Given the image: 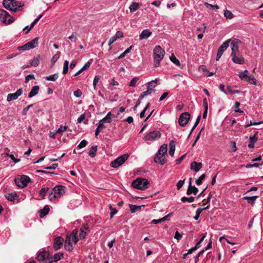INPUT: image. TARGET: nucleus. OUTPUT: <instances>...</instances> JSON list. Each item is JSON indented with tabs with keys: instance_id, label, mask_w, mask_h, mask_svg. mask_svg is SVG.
I'll return each mask as SVG.
<instances>
[{
	"instance_id": "nucleus-13",
	"label": "nucleus",
	"mask_w": 263,
	"mask_h": 263,
	"mask_svg": "<svg viewBox=\"0 0 263 263\" xmlns=\"http://www.w3.org/2000/svg\"><path fill=\"white\" fill-rule=\"evenodd\" d=\"M23 93V90L22 88H20L16 90V91L13 93H9L7 95V101L8 102L11 101L12 100H16Z\"/></svg>"
},
{
	"instance_id": "nucleus-11",
	"label": "nucleus",
	"mask_w": 263,
	"mask_h": 263,
	"mask_svg": "<svg viewBox=\"0 0 263 263\" xmlns=\"http://www.w3.org/2000/svg\"><path fill=\"white\" fill-rule=\"evenodd\" d=\"M161 137V133H148L144 136V140L147 142L158 140Z\"/></svg>"
},
{
	"instance_id": "nucleus-5",
	"label": "nucleus",
	"mask_w": 263,
	"mask_h": 263,
	"mask_svg": "<svg viewBox=\"0 0 263 263\" xmlns=\"http://www.w3.org/2000/svg\"><path fill=\"white\" fill-rule=\"evenodd\" d=\"M128 157L129 155L128 154L120 156L114 161H112L110 162V165L112 167L117 168L123 164L124 162L127 160Z\"/></svg>"
},
{
	"instance_id": "nucleus-53",
	"label": "nucleus",
	"mask_w": 263,
	"mask_h": 263,
	"mask_svg": "<svg viewBox=\"0 0 263 263\" xmlns=\"http://www.w3.org/2000/svg\"><path fill=\"white\" fill-rule=\"evenodd\" d=\"M185 181V179L182 180H180L177 183V189L179 190L183 185Z\"/></svg>"
},
{
	"instance_id": "nucleus-21",
	"label": "nucleus",
	"mask_w": 263,
	"mask_h": 263,
	"mask_svg": "<svg viewBox=\"0 0 263 263\" xmlns=\"http://www.w3.org/2000/svg\"><path fill=\"white\" fill-rule=\"evenodd\" d=\"M39 86L36 85L32 87L30 92L29 93L28 97L29 98H31L35 96L36 95H37L39 92Z\"/></svg>"
},
{
	"instance_id": "nucleus-38",
	"label": "nucleus",
	"mask_w": 263,
	"mask_h": 263,
	"mask_svg": "<svg viewBox=\"0 0 263 263\" xmlns=\"http://www.w3.org/2000/svg\"><path fill=\"white\" fill-rule=\"evenodd\" d=\"M68 65H69V62L67 60H65L64 62L63 69V72H62L63 74L64 75L67 74L68 72Z\"/></svg>"
},
{
	"instance_id": "nucleus-50",
	"label": "nucleus",
	"mask_w": 263,
	"mask_h": 263,
	"mask_svg": "<svg viewBox=\"0 0 263 263\" xmlns=\"http://www.w3.org/2000/svg\"><path fill=\"white\" fill-rule=\"evenodd\" d=\"M104 124H105V123L102 122H101V120L100 121V122H99V124H98V127L97 128V129H96L95 132H99V130H102V129H104V127H105Z\"/></svg>"
},
{
	"instance_id": "nucleus-42",
	"label": "nucleus",
	"mask_w": 263,
	"mask_h": 263,
	"mask_svg": "<svg viewBox=\"0 0 263 263\" xmlns=\"http://www.w3.org/2000/svg\"><path fill=\"white\" fill-rule=\"evenodd\" d=\"M60 54H61L60 52H58L57 53H55L53 56L51 60V63L52 64H54L57 61V60L59 59V58L60 57Z\"/></svg>"
},
{
	"instance_id": "nucleus-16",
	"label": "nucleus",
	"mask_w": 263,
	"mask_h": 263,
	"mask_svg": "<svg viewBox=\"0 0 263 263\" xmlns=\"http://www.w3.org/2000/svg\"><path fill=\"white\" fill-rule=\"evenodd\" d=\"M64 239L60 236L56 237L54 239L53 248L55 251L59 250L62 246Z\"/></svg>"
},
{
	"instance_id": "nucleus-46",
	"label": "nucleus",
	"mask_w": 263,
	"mask_h": 263,
	"mask_svg": "<svg viewBox=\"0 0 263 263\" xmlns=\"http://www.w3.org/2000/svg\"><path fill=\"white\" fill-rule=\"evenodd\" d=\"M170 60L177 66H180V63L179 61L175 57V56L174 55V54H172L170 57Z\"/></svg>"
},
{
	"instance_id": "nucleus-31",
	"label": "nucleus",
	"mask_w": 263,
	"mask_h": 263,
	"mask_svg": "<svg viewBox=\"0 0 263 263\" xmlns=\"http://www.w3.org/2000/svg\"><path fill=\"white\" fill-rule=\"evenodd\" d=\"M245 81L248 82V83L256 85L257 81L255 77L253 75H249L247 77L246 79H245Z\"/></svg>"
},
{
	"instance_id": "nucleus-12",
	"label": "nucleus",
	"mask_w": 263,
	"mask_h": 263,
	"mask_svg": "<svg viewBox=\"0 0 263 263\" xmlns=\"http://www.w3.org/2000/svg\"><path fill=\"white\" fill-rule=\"evenodd\" d=\"M191 115L189 112L182 113L179 118L178 122L180 125L183 126L185 125L190 119Z\"/></svg>"
},
{
	"instance_id": "nucleus-39",
	"label": "nucleus",
	"mask_w": 263,
	"mask_h": 263,
	"mask_svg": "<svg viewBox=\"0 0 263 263\" xmlns=\"http://www.w3.org/2000/svg\"><path fill=\"white\" fill-rule=\"evenodd\" d=\"M227 90H228V94L229 93H230V94H235V93H238V94H239V93H241V91L239 90H236V89H232L231 88V87L230 86H227Z\"/></svg>"
},
{
	"instance_id": "nucleus-45",
	"label": "nucleus",
	"mask_w": 263,
	"mask_h": 263,
	"mask_svg": "<svg viewBox=\"0 0 263 263\" xmlns=\"http://www.w3.org/2000/svg\"><path fill=\"white\" fill-rule=\"evenodd\" d=\"M224 15L226 17L231 19L233 17V13L229 10H226L224 11Z\"/></svg>"
},
{
	"instance_id": "nucleus-8",
	"label": "nucleus",
	"mask_w": 263,
	"mask_h": 263,
	"mask_svg": "<svg viewBox=\"0 0 263 263\" xmlns=\"http://www.w3.org/2000/svg\"><path fill=\"white\" fill-rule=\"evenodd\" d=\"M51 256L50 253L46 251H42L37 254L36 259L39 262L48 261L49 259H51Z\"/></svg>"
},
{
	"instance_id": "nucleus-7",
	"label": "nucleus",
	"mask_w": 263,
	"mask_h": 263,
	"mask_svg": "<svg viewBox=\"0 0 263 263\" xmlns=\"http://www.w3.org/2000/svg\"><path fill=\"white\" fill-rule=\"evenodd\" d=\"M30 181V178L25 175L21 176L19 178L15 179V183L16 185L20 187L23 188L27 186L28 183Z\"/></svg>"
},
{
	"instance_id": "nucleus-60",
	"label": "nucleus",
	"mask_w": 263,
	"mask_h": 263,
	"mask_svg": "<svg viewBox=\"0 0 263 263\" xmlns=\"http://www.w3.org/2000/svg\"><path fill=\"white\" fill-rule=\"evenodd\" d=\"M239 106H240V103L238 102H236L235 103V107L236 108L235 111L237 112H242V111L239 108Z\"/></svg>"
},
{
	"instance_id": "nucleus-43",
	"label": "nucleus",
	"mask_w": 263,
	"mask_h": 263,
	"mask_svg": "<svg viewBox=\"0 0 263 263\" xmlns=\"http://www.w3.org/2000/svg\"><path fill=\"white\" fill-rule=\"evenodd\" d=\"M139 80L138 77L134 78L129 82V86L130 87H135L136 86V83Z\"/></svg>"
},
{
	"instance_id": "nucleus-49",
	"label": "nucleus",
	"mask_w": 263,
	"mask_h": 263,
	"mask_svg": "<svg viewBox=\"0 0 263 263\" xmlns=\"http://www.w3.org/2000/svg\"><path fill=\"white\" fill-rule=\"evenodd\" d=\"M49 199L50 200H52L53 199H55L56 198H59V196L55 195L53 191H52L49 195L48 196Z\"/></svg>"
},
{
	"instance_id": "nucleus-28",
	"label": "nucleus",
	"mask_w": 263,
	"mask_h": 263,
	"mask_svg": "<svg viewBox=\"0 0 263 263\" xmlns=\"http://www.w3.org/2000/svg\"><path fill=\"white\" fill-rule=\"evenodd\" d=\"M144 206L143 205H136L133 204H129V206L130 208V212L132 213H135L137 211H140L141 209V207Z\"/></svg>"
},
{
	"instance_id": "nucleus-23",
	"label": "nucleus",
	"mask_w": 263,
	"mask_h": 263,
	"mask_svg": "<svg viewBox=\"0 0 263 263\" xmlns=\"http://www.w3.org/2000/svg\"><path fill=\"white\" fill-rule=\"evenodd\" d=\"M40 56L37 55L36 57H34L33 59L30 61V63L28 65V67H30L31 66H37L39 65L40 63Z\"/></svg>"
},
{
	"instance_id": "nucleus-33",
	"label": "nucleus",
	"mask_w": 263,
	"mask_h": 263,
	"mask_svg": "<svg viewBox=\"0 0 263 263\" xmlns=\"http://www.w3.org/2000/svg\"><path fill=\"white\" fill-rule=\"evenodd\" d=\"M140 7V5L137 3H133L129 6V9L130 11L133 12L138 9Z\"/></svg>"
},
{
	"instance_id": "nucleus-18",
	"label": "nucleus",
	"mask_w": 263,
	"mask_h": 263,
	"mask_svg": "<svg viewBox=\"0 0 263 263\" xmlns=\"http://www.w3.org/2000/svg\"><path fill=\"white\" fill-rule=\"evenodd\" d=\"M202 164L201 162L193 161L191 164V168L195 172H198L202 167Z\"/></svg>"
},
{
	"instance_id": "nucleus-48",
	"label": "nucleus",
	"mask_w": 263,
	"mask_h": 263,
	"mask_svg": "<svg viewBox=\"0 0 263 263\" xmlns=\"http://www.w3.org/2000/svg\"><path fill=\"white\" fill-rule=\"evenodd\" d=\"M100 79H101L100 76H95V77L93 79V88L95 89H96V85H97V83H98V82L99 81V80H100Z\"/></svg>"
},
{
	"instance_id": "nucleus-34",
	"label": "nucleus",
	"mask_w": 263,
	"mask_h": 263,
	"mask_svg": "<svg viewBox=\"0 0 263 263\" xmlns=\"http://www.w3.org/2000/svg\"><path fill=\"white\" fill-rule=\"evenodd\" d=\"M249 74V72L248 70H245L243 71H241L239 72L238 76L239 78L241 80H245L246 79L247 77H248Z\"/></svg>"
},
{
	"instance_id": "nucleus-35",
	"label": "nucleus",
	"mask_w": 263,
	"mask_h": 263,
	"mask_svg": "<svg viewBox=\"0 0 263 263\" xmlns=\"http://www.w3.org/2000/svg\"><path fill=\"white\" fill-rule=\"evenodd\" d=\"M59 76L58 73H55L52 75H50L47 77H46L45 78V80L47 81H55L58 78Z\"/></svg>"
},
{
	"instance_id": "nucleus-36",
	"label": "nucleus",
	"mask_w": 263,
	"mask_h": 263,
	"mask_svg": "<svg viewBox=\"0 0 263 263\" xmlns=\"http://www.w3.org/2000/svg\"><path fill=\"white\" fill-rule=\"evenodd\" d=\"M49 188L48 187H43L39 191V195L42 197V199H44L46 193L48 191Z\"/></svg>"
},
{
	"instance_id": "nucleus-24",
	"label": "nucleus",
	"mask_w": 263,
	"mask_h": 263,
	"mask_svg": "<svg viewBox=\"0 0 263 263\" xmlns=\"http://www.w3.org/2000/svg\"><path fill=\"white\" fill-rule=\"evenodd\" d=\"M49 207L48 205H46L44 208L40 211V217L43 218L47 215L49 212Z\"/></svg>"
},
{
	"instance_id": "nucleus-20",
	"label": "nucleus",
	"mask_w": 263,
	"mask_h": 263,
	"mask_svg": "<svg viewBox=\"0 0 263 263\" xmlns=\"http://www.w3.org/2000/svg\"><path fill=\"white\" fill-rule=\"evenodd\" d=\"M233 62L236 64H242L245 62V59L242 57H238L236 55L231 56Z\"/></svg>"
},
{
	"instance_id": "nucleus-56",
	"label": "nucleus",
	"mask_w": 263,
	"mask_h": 263,
	"mask_svg": "<svg viewBox=\"0 0 263 263\" xmlns=\"http://www.w3.org/2000/svg\"><path fill=\"white\" fill-rule=\"evenodd\" d=\"M204 5L208 8V7H210V8H211L212 9H219V6L218 5H213L209 4L208 3H205Z\"/></svg>"
},
{
	"instance_id": "nucleus-10",
	"label": "nucleus",
	"mask_w": 263,
	"mask_h": 263,
	"mask_svg": "<svg viewBox=\"0 0 263 263\" xmlns=\"http://www.w3.org/2000/svg\"><path fill=\"white\" fill-rule=\"evenodd\" d=\"M231 39H229L223 42L222 45L219 47L218 50V52L217 53L216 60L218 61L219 59L221 58V55L223 54V52L227 49V48L229 46V44Z\"/></svg>"
},
{
	"instance_id": "nucleus-25",
	"label": "nucleus",
	"mask_w": 263,
	"mask_h": 263,
	"mask_svg": "<svg viewBox=\"0 0 263 263\" xmlns=\"http://www.w3.org/2000/svg\"><path fill=\"white\" fill-rule=\"evenodd\" d=\"M38 41H39V38L35 37L34 39H33L32 40H31L30 42L27 43V46H29L30 49L34 48L37 45Z\"/></svg>"
},
{
	"instance_id": "nucleus-26",
	"label": "nucleus",
	"mask_w": 263,
	"mask_h": 263,
	"mask_svg": "<svg viewBox=\"0 0 263 263\" xmlns=\"http://www.w3.org/2000/svg\"><path fill=\"white\" fill-rule=\"evenodd\" d=\"M258 138L256 136V134H255L253 136L250 137V143L248 145V147L249 148H252L254 147V143L257 141Z\"/></svg>"
},
{
	"instance_id": "nucleus-59",
	"label": "nucleus",
	"mask_w": 263,
	"mask_h": 263,
	"mask_svg": "<svg viewBox=\"0 0 263 263\" xmlns=\"http://www.w3.org/2000/svg\"><path fill=\"white\" fill-rule=\"evenodd\" d=\"M157 79H155V80H153L149 82H148V87H156V83H157Z\"/></svg>"
},
{
	"instance_id": "nucleus-54",
	"label": "nucleus",
	"mask_w": 263,
	"mask_h": 263,
	"mask_svg": "<svg viewBox=\"0 0 263 263\" xmlns=\"http://www.w3.org/2000/svg\"><path fill=\"white\" fill-rule=\"evenodd\" d=\"M149 106H150V104L148 103L146 107H145V108L143 109V110H142L140 114V117L141 118H142L144 117V115H145V111L149 107Z\"/></svg>"
},
{
	"instance_id": "nucleus-19",
	"label": "nucleus",
	"mask_w": 263,
	"mask_h": 263,
	"mask_svg": "<svg viewBox=\"0 0 263 263\" xmlns=\"http://www.w3.org/2000/svg\"><path fill=\"white\" fill-rule=\"evenodd\" d=\"M152 32L149 31L148 29H145L143 30L141 33L139 35V38L141 40L147 39L152 35Z\"/></svg>"
},
{
	"instance_id": "nucleus-61",
	"label": "nucleus",
	"mask_w": 263,
	"mask_h": 263,
	"mask_svg": "<svg viewBox=\"0 0 263 263\" xmlns=\"http://www.w3.org/2000/svg\"><path fill=\"white\" fill-rule=\"evenodd\" d=\"M34 76L33 74H29L25 78V82L28 83L30 79H34Z\"/></svg>"
},
{
	"instance_id": "nucleus-29",
	"label": "nucleus",
	"mask_w": 263,
	"mask_h": 263,
	"mask_svg": "<svg viewBox=\"0 0 263 263\" xmlns=\"http://www.w3.org/2000/svg\"><path fill=\"white\" fill-rule=\"evenodd\" d=\"M16 196L17 194L15 192L6 193L5 194V197H6V198L9 201H13V200H14L15 197Z\"/></svg>"
},
{
	"instance_id": "nucleus-2",
	"label": "nucleus",
	"mask_w": 263,
	"mask_h": 263,
	"mask_svg": "<svg viewBox=\"0 0 263 263\" xmlns=\"http://www.w3.org/2000/svg\"><path fill=\"white\" fill-rule=\"evenodd\" d=\"M153 52L154 66L157 67L159 66L160 61L163 59L165 51L160 46H156L153 50Z\"/></svg>"
},
{
	"instance_id": "nucleus-3",
	"label": "nucleus",
	"mask_w": 263,
	"mask_h": 263,
	"mask_svg": "<svg viewBox=\"0 0 263 263\" xmlns=\"http://www.w3.org/2000/svg\"><path fill=\"white\" fill-rule=\"evenodd\" d=\"M149 185V182L148 180L142 178H137L132 183V185L134 188L140 190H145L148 189Z\"/></svg>"
},
{
	"instance_id": "nucleus-64",
	"label": "nucleus",
	"mask_w": 263,
	"mask_h": 263,
	"mask_svg": "<svg viewBox=\"0 0 263 263\" xmlns=\"http://www.w3.org/2000/svg\"><path fill=\"white\" fill-rule=\"evenodd\" d=\"M73 95L77 98L80 97L82 95V92L80 89H78L73 92Z\"/></svg>"
},
{
	"instance_id": "nucleus-15",
	"label": "nucleus",
	"mask_w": 263,
	"mask_h": 263,
	"mask_svg": "<svg viewBox=\"0 0 263 263\" xmlns=\"http://www.w3.org/2000/svg\"><path fill=\"white\" fill-rule=\"evenodd\" d=\"M198 192V189L195 186L192 185V178H190L189 185L186 191V194L190 195L192 194L196 195Z\"/></svg>"
},
{
	"instance_id": "nucleus-52",
	"label": "nucleus",
	"mask_w": 263,
	"mask_h": 263,
	"mask_svg": "<svg viewBox=\"0 0 263 263\" xmlns=\"http://www.w3.org/2000/svg\"><path fill=\"white\" fill-rule=\"evenodd\" d=\"M87 142L85 140H82L80 143L78 145L77 148H82L85 147L87 145Z\"/></svg>"
},
{
	"instance_id": "nucleus-55",
	"label": "nucleus",
	"mask_w": 263,
	"mask_h": 263,
	"mask_svg": "<svg viewBox=\"0 0 263 263\" xmlns=\"http://www.w3.org/2000/svg\"><path fill=\"white\" fill-rule=\"evenodd\" d=\"M261 165H263V163H255L253 164H248L246 165V167L247 168H251L252 167H258Z\"/></svg>"
},
{
	"instance_id": "nucleus-9",
	"label": "nucleus",
	"mask_w": 263,
	"mask_h": 263,
	"mask_svg": "<svg viewBox=\"0 0 263 263\" xmlns=\"http://www.w3.org/2000/svg\"><path fill=\"white\" fill-rule=\"evenodd\" d=\"M230 43L232 50L231 56L237 55L239 52V45L241 43V42L238 39H231Z\"/></svg>"
},
{
	"instance_id": "nucleus-63",
	"label": "nucleus",
	"mask_w": 263,
	"mask_h": 263,
	"mask_svg": "<svg viewBox=\"0 0 263 263\" xmlns=\"http://www.w3.org/2000/svg\"><path fill=\"white\" fill-rule=\"evenodd\" d=\"M182 235L178 232L176 231L175 232L174 238L178 240H180L182 238Z\"/></svg>"
},
{
	"instance_id": "nucleus-17",
	"label": "nucleus",
	"mask_w": 263,
	"mask_h": 263,
	"mask_svg": "<svg viewBox=\"0 0 263 263\" xmlns=\"http://www.w3.org/2000/svg\"><path fill=\"white\" fill-rule=\"evenodd\" d=\"M51 257L52 258L49 259L48 261H47L46 263H52L61 260L63 257V253L60 252L56 253Z\"/></svg>"
},
{
	"instance_id": "nucleus-44",
	"label": "nucleus",
	"mask_w": 263,
	"mask_h": 263,
	"mask_svg": "<svg viewBox=\"0 0 263 263\" xmlns=\"http://www.w3.org/2000/svg\"><path fill=\"white\" fill-rule=\"evenodd\" d=\"M92 62V59H90L87 63H86L82 67V68H81V69L84 71V70H86L87 69H88L90 65H91V63Z\"/></svg>"
},
{
	"instance_id": "nucleus-62",
	"label": "nucleus",
	"mask_w": 263,
	"mask_h": 263,
	"mask_svg": "<svg viewBox=\"0 0 263 263\" xmlns=\"http://www.w3.org/2000/svg\"><path fill=\"white\" fill-rule=\"evenodd\" d=\"M176 142L174 140H172L169 143V148L170 149H175Z\"/></svg>"
},
{
	"instance_id": "nucleus-57",
	"label": "nucleus",
	"mask_w": 263,
	"mask_h": 263,
	"mask_svg": "<svg viewBox=\"0 0 263 263\" xmlns=\"http://www.w3.org/2000/svg\"><path fill=\"white\" fill-rule=\"evenodd\" d=\"M64 247H65V249L68 251H71L73 248L72 247V243L64 244Z\"/></svg>"
},
{
	"instance_id": "nucleus-51",
	"label": "nucleus",
	"mask_w": 263,
	"mask_h": 263,
	"mask_svg": "<svg viewBox=\"0 0 263 263\" xmlns=\"http://www.w3.org/2000/svg\"><path fill=\"white\" fill-rule=\"evenodd\" d=\"M200 119H201V116H198V117L196 119V121L194 125V126H193V127L192 128V129H191V131L190 132H193V130L195 129V127L198 125V124H199V122H200Z\"/></svg>"
},
{
	"instance_id": "nucleus-40",
	"label": "nucleus",
	"mask_w": 263,
	"mask_h": 263,
	"mask_svg": "<svg viewBox=\"0 0 263 263\" xmlns=\"http://www.w3.org/2000/svg\"><path fill=\"white\" fill-rule=\"evenodd\" d=\"M194 197L192 196L190 197H183L181 198V200L182 202H188L189 203H191L193 202L194 201Z\"/></svg>"
},
{
	"instance_id": "nucleus-22",
	"label": "nucleus",
	"mask_w": 263,
	"mask_h": 263,
	"mask_svg": "<svg viewBox=\"0 0 263 263\" xmlns=\"http://www.w3.org/2000/svg\"><path fill=\"white\" fill-rule=\"evenodd\" d=\"M115 116L111 113V112H109L107 115L101 120V122L105 123H109L111 122L112 118H114Z\"/></svg>"
},
{
	"instance_id": "nucleus-14",
	"label": "nucleus",
	"mask_w": 263,
	"mask_h": 263,
	"mask_svg": "<svg viewBox=\"0 0 263 263\" xmlns=\"http://www.w3.org/2000/svg\"><path fill=\"white\" fill-rule=\"evenodd\" d=\"M66 187L64 186L59 185L54 187L52 189V191L55 195L59 196V198L61 195H63L65 192Z\"/></svg>"
},
{
	"instance_id": "nucleus-47",
	"label": "nucleus",
	"mask_w": 263,
	"mask_h": 263,
	"mask_svg": "<svg viewBox=\"0 0 263 263\" xmlns=\"http://www.w3.org/2000/svg\"><path fill=\"white\" fill-rule=\"evenodd\" d=\"M205 174L201 175L199 177V178L196 180V183L198 185H201V183H202V180L205 178Z\"/></svg>"
},
{
	"instance_id": "nucleus-1",
	"label": "nucleus",
	"mask_w": 263,
	"mask_h": 263,
	"mask_svg": "<svg viewBox=\"0 0 263 263\" xmlns=\"http://www.w3.org/2000/svg\"><path fill=\"white\" fill-rule=\"evenodd\" d=\"M167 145L166 144L162 145L159 148L156 156L154 158L156 163L163 165L166 162L164 156L167 155Z\"/></svg>"
},
{
	"instance_id": "nucleus-37",
	"label": "nucleus",
	"mask_w": 263,
	"mask_h": 263,
	"mask_svg": "<svg viewBox=\"0 0 263 263\" xmlns=\"http://www.w3.org/2000/svg\"><path fill=\"white\" fill-rule=\"evenodd\" d=\"M87 229L88 228L84 227V228L80 229V233L79 234L80 238L84 239L85 238L87 235V233L85 231V230H87Z\"/></svg>"
},
{
	"instance_id": "nucleus-58",
	"label": "nucleus",
	"mask_w": 263,
	"mask_h": 263,
	"mask_svg": "<svg viewBox=\"0 0 263 263\" xmlns=\"http://www.w3.org/2000/svg\"><path fill=\"white\" fill-rule=\"evenodd\" d=\"M185 157H186V154H184V155H182V156H181L178 159H177L176 160V164H180L183 160V159L185 158Z\"/></svg>"
},
{
	"instance_id": "nucleus-30",
	"label": "nucleus",
	"mask_w": 263,
	"mask_h": 263,
	"mask_svg": "<svg viewBox=\"0 0 263 263\" xmlns=\"http://www.w3.org/2000/svg\"><path fill=\"white\" fill-rule=\"evenodd\" d=\"M257 198V196H254L252 197L245 196L243 198L244 200H247L249 203L253 205Z\"/></svg>"
},
{
	"instance_id": "nucleus-6",
	"label": "nucleus",
	"mask_w": 263,
	"mask_h": 263,
	"mask_svg": "<svg viewBox=\"0 0 263 263\" xmlns=\"http://www.w3.org/2000/svg\"><path fill=\"white\" fill-rule=\"evenodd\" d=\"M0 20L5 24H9L13 22V18L5 10L0 9Z\"/></svg>"
},
{
	"instance_id": "nucleus-32",
	"label": "nucleus",
	"mask_w": 263,
	"mask_h": 263,
	"mask_svg": "<svg viewBox=\"0 0 263 263\" xmlns=\"http://www.w3.org/2000/svg\"><path fill=\"white\" fill-rule=\"evenodd\" d=\"M97 151V146L93 145L89 149L88 155L90 157L93 158L96 155V152Z\"/></svg>"
},
{
	"instance_id": "nucleus-4",
	"label": "nucleus",
	"mask_w": 263,
	"mask_h": 263,
	"mask_svg": "<svg viewBox=\"0 0 263 263\" xmlns=\"http://www.w3.org/2000/svg\"><path fill=\"white\" fill-rule=\"evenodd\" d=\"M3 5L6 9L14 12H16L22 7L21 4L15 0H4Z\"/></svg>"
},
{
	"instance_id": "nucleus-27",
	"label": "nucleus",
	"mask_w": 263,
	"mask_h": 263,
	"mask_svg": "<svg viewBox=\"0 0 263 263\" xmlns=\"http://www.w3.org/2000/svg\"><path fill=\"white\" fill-rule=\"evenodd\" d=\"M155 90L149 87H147V90L143 92L142 93H141V95H140V99H143L144 97H145V96L152 93V92H155Z\"/></svg>"
},
{
	"instance_id": "nucleus-41",
	"label": "nucleus",
	"mask_w": 263,
	"mask_h": 263,
	"mask_svg": "<svg viewBox=\"0 0 263 263\" xmlns=\"http://www.w3.org/2000/svg\"><path fill=\"white\" fill-rule=\"evenodd\" d=\"M78 33L76 32H73L72 34L69 36L68 39L72 42H76L77 40Z\"/></svg>"
}]
</instances>
